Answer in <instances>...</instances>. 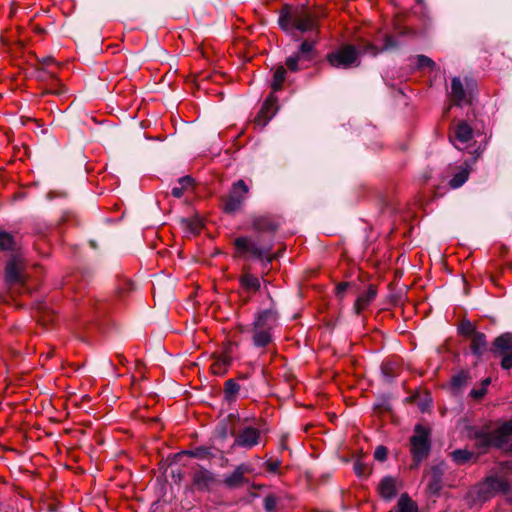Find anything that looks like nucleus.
I'll list each match as a JSON object with an SVG mask.
<instances>
[{
    "mask_svg": "<svg viewBox=\"0 0 512 512\" xmlns=\"http://www.w3.org/2000/svg\"><path fill=\"white\" fill-rule=\"evenodd\" d=\"M280 28L289 35L314 32L313 38L302 41L298 51L286 59V66L291 72L305 69L318 57V19L315 12L304 5H285L279 12Z\"/></svg>",
    "mask_w": 512,
    "mask_h": 512,
    "instance_id": "nucleus-1",
    "label": "nucleus"
},
{
    "mask_svg": "<svg viewBox=\"0 0 512 512\" xmlns=\"http://www.w3.org/2000/svg\"><path fill=\"white\" fill-rule=\"evenodd\" d=\"M396 45L395 39L390 35H386L381 47H378L368 41H364L359 43L360 51L353 45H345L335 52L330 53L327 58L331 66L335 68L348 69L359 66L360 53L376 56L379 52L394 48Z\"/></svg>",
    "mask_w": 512,
    "mask_h": 512,
    "instance_id": "nucleus-2",
    "label": "nucleus"
},
{
    "mask_svg": "<svg viewBox=\"0 0 512 512\" xmlns=\"http://www.w3.org/2000/svg\"><path fill=\"white\" fill-rule=\"evenodd\" d=\"M469 437L480 454L486 453L492 447L512 451V418L495 430H491L489 425L472 427Z\"/></svg>",
    "mask_w": 512,
    "mask_h": 512,
    "instance_id": "nucleus-3",
    "label": "nucleus"
},
{
    "mask_svg": "<svg viewBox=\"0 0 512 512\" xmlns=\"http://www.w3.org/2000/svg\"><path fill=\"white\" fill-rule=\"evenodd\" d=\"M252 326L254 346L264 348L273 341L275 329L279 326V314L273 307L261 310Z\"/></svg>",
    "mask_w": 512,
    "mask_h": 512,
    "instance_id": "nucleus-4",
    "label": "nucleus"
},
{
    "mask_svg": "<svg viewBox=\"0 0 512 512\" xmlns=\"http://www.w3.org/2000/svg\"><path fill=\"white\" fill-rule=\"evenodd\" d=\"M239 427L231 432L234 436V447L251 449L260 443L261 431L255 419L251 422L248 418L239 419Z\"/></svg>",
    "mask_w": 512,
    "mask_h": 512,
    "instance_id": "nucleus-5",
    "label": "nucleus"
},
{
    "mask_svg": "<svg viewBox=\"0 0 512 512\" xmlns=\"http://www.w3.org/2000/svg\"><path fill=\"white\" fill-rule=\"evenodd\" d=\"M249 187L244 180L240 179L233 183L227 196L223 198V210L226 213H235L240 210L246 201Z\"/></svg>",
    "mask_w": 512,
    "mask_h": 512,
    "instance_id": "nucleus-6",
    "label": "nucleus"
},
{
    "mask_svg": "<svg viewBox=\"0 0 512 512\" xmlns=\"http://www.w3.org/2000/svg\"><path fill=\"white\" fill-rule=\"evenodd\" d=\"M410 444L413 459L416 464H419L430 451L429 431L420 424L416 425Z\"/></svg>",
    "mask_w": 512,
    "mask_h": 512,
    "instance_id": "nucleus-7",
    "label": "nucleus"
},
{
    "mask_svg": "<svg viewBox=\"0 0 512 512\" xmlns=\"http://www.w3.org/2000/svg\"><path fill=\"white\" fill-rule=\"evenodd\" d=\"M26 263L19 256H12L5 265V282L9 285H22L26 283Z\"/></svg>",
    "mask_w": 512,
    "mask_h": 512,
    "instance_id": "nucleus-8",
    "label": "nucleus"
},
{
    "mask_svg": "<svg viewBox=\"0 0 512 512\" xmlns=\"http://www.w3.org/2000/svg\"><path fill=\"white\" fill-rule=\"evenodd\" d=\"M510 488L508 481L499 476H489L477 487L478 499L486 501L497 492H507Z\"/></svg>",
    "mask_w": 512,
    "mask_h": 512,
    "instance_id": "nucleus-9",
    "label": "nucleus"
},
{
    "mask_svg": "<svg viewBox=\"0 0 512 512\" xmlns=\"http://www.w3.org/2000/svg\"><path fill=\"white\" fill-rule=\"evenodd\" d=\"M216 482V476L211 471L204 468L196 470L192 476V487L197 491H210Z\"/></svg>",
    "mask_w": 512,
    "mask_h": 512,
    "instance_id": "nucleus-10",
    "label": "nucleus"
},
{
    "mask_svg": "<svg viewBox=\"0 0 512 512\" xmlns=\"http://www.w3.org/2000/svg\"><path fill=\"white\" fill-rule=\"evenodd\" d=\"M473 138V129L466 123H458L450 135L451 143L459 150L464 149Z\"/></svg>",
    "mask_w": 512,
    "mask_h": 512,
    "instance_id": "nucleus-11",
    "label": "nucleus"
},
{
    "mask_svg": "<svg viewBox=\"0 0 512 512\" xmlns=\"http://www.w3.org/2000/svg\"><path fill=\"white\" fill-rule=\"evenodd\" d=\"M252 468L249 464H240L238 465L235 470L227 475L223 483L228 488H237L247 482V479L245 478V474L251 473Z\"/></svg>",
    "mask_w": 512,
    "mask_h": 512,
    "instance_id": "nucleus-12",
    "label": "nucleus"
},
{
    "mask_svg": "<svg viewBox=\"0 0 512 512\" xmlns=\"http://www.w3.org/2000/svg\"><path fill=\"white\" fill-rule=\"evenodd\" d=\"M277 97L272 93L264 102L258 117L256 118V122L259 125L265 126L267 122L276 114L278 106H277Z\"/></svg>",
    "mask_w": 512,
    "mask_h": 512,
    "instance_id": "nucleus-13",
    "label": "nucleus"
},
{
    "mask_svg": "<svg viewBox=\"0 0 512 512\" xmlns=\"http://www.w3.org/2000/svg\"><path fill=\"white\" fill-rule=\"evenodd\" d=\"M450 97L456 105H462L470 102V93L464 88L459 77L452 78Z\"/></svg>",
    "mask_w": 512,
    "mask_h": 512,
    "instance_id": "nucleus-14",
    "label": "nucleus"
},
{
    "mask_svg": "<svg viewBox=\"0 0 512 512\" xmlns=\"http://www.w3.org/2000/svg\"><path fill=\"white\" fill-rule=\"evenodd\" d=\"M234 244L237 250L245 253H251L258 258H262L266 254V250L257 246V244L247 237H238L235 239Z\"/></svg>",
    "mask_w": 512,
    "mask_h": 512,
    "instance_id": "nucleus-15",
    "label": "nucleus"
},
{
    "mask_svg": "<svg viewBox=\"0 0 512 512\" xmlns=\"http://www.w3.org/2000/svg\"><path fill=\"white\" fill-rule=\"evenodd\" d=\"M397 480L391 476H385L379 483L378 492L385 500H391L397 495Z\"/></svg>",
    "mask_w": 512,
    "mask_h": 512,
    "instance_id": "nucleus-16",
    "label": "nucleus"
},
{
    "mask_svg": "<svg viewBox=\"0 0 512 512\" xmlns=\"http://www.w3.org/2000/svg\"><path fill=\"white\" fill-rule=\"evenodd\" d=\"M470 170V165L466 162L455 167L449 185L454 189L461 187L468 180Z\"/></svg>",
    "mask_w": 512,
    "mask_h": 512,
    "instance_id": "nucleus-17",
    "label": "nucleus"
},
{
    "mask_svg": "<svg viewBox=\"0 0 512 512\" xmlns=\"http://www.w3.org/2000/svg\"><path fill=\"white\" fill-rule=\"evenodd\" d=\"M240 283L243 288H267L272 282L269 278H258L248 272L244 273L240 278Z\"/></svg>",
    "mask_w": 512,
    "mask_h": 512,
    "instance_id": "nucleus-18",
    "label": "nucleus"
},
{
    "mask_svg": "<svg viewBox=\"0 0 512 512\" xmlns=\"http://www.w3.org/2000/svg\"><path fill=\"white\" fill-rule=\"evenodd\" d=\"M377 290H365L355 300L354 309L360 314L367 306H369L376 298Z\"/></svg>",
    "mask_w": 512,
    "mask_h": 512,
    "instance_id": "nucleus-19",
    "label": "nucleus"
},
{
    "mask_svg": "<svg viewBox=\"0 0 512 512\" xmlns=\"http://www.w3.org/2000/svg\"><path fill=\"white\" fill-rule=\"evenodd\" d=\"M471 351L472 353L480 357L487 349L486 336L482 332H476L471 336Z\"/></svg>",
    "mask_w": 512,
    "mask_h": 512,
    "instance_id": "nucleus-20",
    "label": "nucleus"
},
{
    "mask_svg": "<svg viewBox=\"0 0 512 512\" xmlns=\"http://www.w3.org/2000/svg\"><path fill=\"white\" fill-rule=\"evenodd\" d=\"M231 364V357L228 354L218 356L211 365V371L215 375H224Z\"/></svg>",
    "mask_w": 512,
    "mask_h": 512,
    "instance_id": "nucleus-21",
    "label": "nucleus"
},
{
    "mask_svg": "<svg viewBox=\"0 0 512 512\" xmlns=\"http://www.w3.org/2000/svg\"><path fill=\"white\" fill-rule=\"evenodd\" d=\"M395 512H418V506L407 494H402Z\"/></svg>",
    "mask_w": 512,
    "mask_h": 512,
    "instance_id": "nucleus-22",
    "label": "nucleus"
},
{
    "mask_svg": "<svg viewBox=\"0 0 512 512\" xmlns=\"http://www.w3.org/2000/svg\"><path fill=\"white\" fill-rule=\"evenodd\" d=\"M450 455L453 462L457 465H464L474 457V453L466 449H456Z\"/></svg>",
    "mask_w": 512,
    "mask_h": 512,
    "instance_id": "nucleus-23",
    "label": "nucleus"
},
{
    "mask_svg": "<svg viewBox=\"0 0 512 512\" xmlns=\"http://www.w3.org/2000/svg\"><path fill=\"white\" fill-rule=\"evenodd\" d=\"M512 345V334L504 333L497 337L493 343V350L497 351H507L511 348Z\"/></svg>",
    "mask_w": 512,
    "mask_h": 512,
    "instance_id": "nucleus-24",
    "label": "nucleus"
},
{
    "mask_svg": "<svg viewBox=\"0 0 512 512\" xmlns=\"http://www.w3.org/2000/svg\"><path fill=\"white\" fill-rule=\"evenodd\" d=\"M286 79V69L284 66H278L273 75V81H272V89L274 92L279 91L282 89V85Z\"/></svg>",
    "mask_w": 512,
    "mask_h": 512,
    "instance_id": "nucleus-25",
    "label": "nucleus"
},
{
    "mask_svg": "<svg viewBox=\"0 0 512 512\" xmlns=\"http://www.w3.org/2000/svg\"><path fill=\"white\" fill-rule=\"evenodd\" d=\"M253 228L257 231H274L276 225L267 217H257L253 220Z\"/></svg>",
    "mask_w": 512,
    "mask_h": 512,
    "instance_id": "nucleus-26",
    "label": "nucleus"
},
{
    "mask_svg": "<svg viewBox=\"0 0 512 512\" xmlns=\"http://www.w3.org/2000/svg\"><path fill=\"white\" fill-rule=\"evenodd\" d=\"M240 390L239 384L233 380L229 379L225 383V397L227 400L231 401L235 398Z\"/></svg>",
    "mask_w": 512,
    "mask_h": 512,
    "instance_id": "nucleus-27",
    "label": "nucleus"
},
{
    "mask_svg": "<svg viewBox=\"0 0 512 512\" xmlns=\"http://www.w3.org/2000/svg\"><path fill=\"white\" fill-rule=\"evenodd\" d=\"M182 226L187 232L197 234L202 228V222L199 219H184L182 220Z\"/></svg>",
    "mask_w": 512,
    "mask_h": 512,
    "instance_id": "nucleus-28",
    "label": "nucleus"
},
{
    "mask_svg": "<svg viewBox=\"0 0 512 512\" xmlns=\"http://www.w3.org/2000/svg\"><path fill=\"white\" fill-rule=\"evenodd\" d=\"M14 247V239L12 234L0 230V250H12Z\"/></svg>",
    "mask_w": 512,
    "mask_h": 512,
    "instance_id": "nucleus-29",
    "label": "nucleus"
},
{
    "mask_svg": "<svg viewBox=\"0 0 512 512\" xmlns=\"http://www.w3.org/2000/svg\"><path fill=\"white\" fill-rule=\"evenodd\" d=\"M428 489L433 494H437L441 489V473L436 468L433 469V476L428 484Z\"/></svg>",
    "mask_w": 512,
    "mask_h": 512,
    "instance_id": "nucleus-30",
    "label": "nucleus"
},
{
    "mask_svg": "<svg viewBox=\"0 0 512 512\" xmlns=\"http://www.w3.org/2000/svg\"><path fill=\"white\" fill-rule=\"evenodd\" d=\"M458 332L463 336L471 337L477 331L475 330V326L472 324L471 321L463 320L458 326Z\"/></svg>",
    "mask_w": 512,
    "mask_h": 512,
    "instance_id": "nucleus-31",
    "label": "nucleus"
},
{
    "mask_svg": "<svg viewBox=\"0 0 512 512\" xmlns=\"http://www.w3.org/2000/svg\"><path fill=\"white\" fill-rule=\"evenodd\" d=\"M415 66L418 69H423V68L433 69L436 65H435V62L431 58H429L425 55H417L415 57Z\"/></svg>",
    "mask_w": 512,
    "mask_h": 512,
    "instance_id": "nucleus-32",
    "label": "nucleus"
},
{
    "mask_svg": "<svg viewBox=\"0 0 512 512\" xmlns=\"http://www.w3.org/2000/svg\"><path fill=\"white\" fill-rule=\"evenodd\" d=\"M468 380V374L466 372H460L454 375L451 379V385L453 388H460L466 384Z\"/></svg>",
    "mask_w": 512,
    "mask_h": 512,
    "instance_id": "nucleus-33",
    "label": "nucleus"
},
{
    "mask_svg": "<svg viewBox=\"0 0 512 512\" xmlns=\"http://www.w3.org/2000/svg\"><path fill=\"white\" fill-rule=\"evenodd\" d=\"M353 469L358 477H366L368 475V465L360 459L354 462Z\"/></svg>",
    "mask_w": 512,
    "mask_h": 512,
    "instance_id": "nucleus-34",
    "label": "nucleus"
},
{
    "mask_svg": "<svg viewBox=\"0 0 512 512\" xmlns=\"http://www.w3.org/2000/svg\"><path fill=\"white\" fill-rule=\"evenodd\" d=\"M278 498L275 495H268L264 499V508L267 512H275L277 510Z\"/></svg>",
    "mask_w": 512,
    "mask_h": 512,
    "instance_id": "nucleus-35",
    "label": "nucleus"
},
{
    "mask_svg": "<svg viewBox=\"0 0 512 512\" xmlns=\"http://www.w3.org/2000/svg\"><path fill=\"white\" fill-rule=\"evenodd\" d=\"M266 469L271 473H278L279 468L281 466V461L279 460H268L265 463Z\"/></svg>",
    "mask_w": 512,
    "mask_h": 512,
    "instance_id": "nucleus-36",
    "label": "nucleus"
},
{
    "mask_svg": "<svg viewBox=\"0 0 512 512\" xmlns=\"http://www.w3.org/2000/svg\"><path fill=\"white\" fill-rule=\"evenodd\" d=\"M374 458L378 461H384L387 458V448L378 446L374 451Z\"/></svg>",
    "mask_w": 512,
    "mask_h": 512,
    "instance_id": "nucleus-37",
    "label": "nucleus"
},
{
    "mask_svg": "<svg viewBox=\"0 0 512 512\" xmlns=\"http://www.w3.org/2000/svg\"><path fill=\"white\" fill-rule=\"evenodd\" d=\"M501 367L506 370L512 368V354H506L503 356L501 361Z\"/></svg>",
    "mask_w": 512,
    "mask_h": 512,
    "instance_id": "nucleus-38",
    "label": "nucleus"
},
{
    "mask_svg": "<svg viewBox=\"0 0 512 512\" xmlns=\"http://www.w3.org/2000/svg\"><path fill=\"white\" fill-rule=\"evenodd\" d=\"M486 392L485 387H481L480 389H472L470 395L474 399H481Z\"/></svg>",
    "mask_w": 512,
    "mask_h": 512,
    "instance_id": "nucleus-39",
    "label": "nucleus"
},
{
    "mask_svg": "<svg viewBox=\"0 0 512 512\" xmlns=\"http://www.w3.org/2000/svg\"><path fill=\"white\" fill-rule=\"evenodd\" d=\"M192 178L189 176H184L178 180L180 186H182L185 190L192 185Z\"/></svg>",
    "mask_w": 512,
    "mask_h": 512,
    "instance_id": "nucleus-40",
    "label": "nucleus"
},
{
    "mask_svg": "<svg viewBox=\"0 0 512 512\" xmlns=\"http://www.w3.org/2000/svg\"><path fill=\"white\" fill-rule=\"evenodd\" d=\"M185 189L179 185V183L172 188V195L176 198H180L183 196Z\"/></svg>",
    "mask_w": 512,
    "mask_h": 512,
    "instance_id": "nucleus-41",
    "label": "nucleus"
},
{
    "mask_svg": "<svg viewBox=\"0 0 512 512\" xmlns=\"http://www.w3.org/2000/svg\"><path fill=\"white\" fill-rule=\"evenodd\" d=\"M217 432H218V438H220L221 440H225L229 434L226 426L219 427Z\"/></svg>",
    "mask_w": 512,
    "mask_h": 512,
    "instance_id": "nucleus-42",
    "label": "nucleus"
},
{
    "mask_svg": "<svg viewBox=\"0 0 512 512\" xmlns=\"http://www.w3.org/2000/svg\"><path fill=\"white\" fill-rule=\"evenodd\" d=\"M491 380L490 378H486L482 381V387H485V390L487 391V387L490 385Z\"/></svg>",
    "mask_w": 512,
    "mask_h": 512,
    "instance_id": "nucleus-43",
    "label": "nucleus"
},
{
    "mask_svg": "<svg viewBox=\"0 0 512 512\" xmlns=\"http://www.w3.org/2000/svg\"><path fill=\"white\" fill-rule=\"evenodd\" d=\"M54 62V59L52 57H48V58H45L43 59L42 63L44 65H49L50 63Z\"/></svg>",
    "mask_w": 512,
    "mask_h": 512,
    "instance_id": "nucleus-44",
    "label": "nucleus"
},
{
    "mask_svg": "<svg viewBox=\"0 0 512 512\" xmlns=\"http://www.w3.org/2000/svg\"><path fill=\"white\" fill-rule=\"evenodd\" d=\"M336 288L342 289V288H348V286H347V283L342 282V283H339V284L336 286Z\"/></svg>",
    "mask_w": 512,
    "mask_h": 512,
    "instance_id": "nucleus-45",
    "label": "nucleus"
},
{
    "mask_svg": "<svg viewBox=\"0 0 512 512\" xmlns=\"http://www.w3.org/2000/svg\"><path fill=\"white\" fill-rule=\"evenodd\" d=\"M189 454L192 456H198V453H196V452H189Z\"/></svg>",
    "mask_w": 512,
    "mask_h": 512,
    "instance_id": "nucleus-46",
    "label": "nucleus"
},
{
    "mask_svg": "<svg viewBox=\"0 0 512 512\" xmlns=\"http://www.w3.org/2000/svg\"><path fill=\"white\" fill-rule=\"evenodd\" d=\"M271 261H272V257L267 258V263H271Z\"/></svg>",
    "mask_w": 512,
    "mask_h": 512,
    "instance_id": "nucleus-47",
    "label": "nucleus"
}]
</instances>
